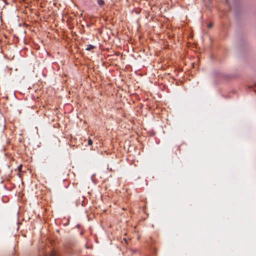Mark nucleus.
Wrapping results in <instances>:
<instances>
[{"instance_id":"obj_2","label":"nucleus","mask_w":256,"mask_h":256,"mask_svg":"<svg viewBox=\"0 0 256 256\" xmlns=\"http://www.w3.org/2000/svg\"><path fill=\"white\" fill-rule=\"evenodd\" d=\"M94 46L90 45V44H88L87 46V47L86 50H90L94 49Z\"/></svg>"},{"instance_id":"obj_8","label":"nucleus","mask_w":256,"mask_h":256,"mask_svg":"<svg viewBox=\"0 0 256 256\" xmlns=\"http://www.w3.org/2000/svg\"><path fill=\"white\" fill-rule=\"evenodd\" d=\"M255 87L256 88V85Z\"/></svg>"},{"instance_id":"obj_4","label":"nucleus","mask_w":256,"mask_h":256,"mask_svg":"<svg viewBox=\"0 0 256 256\" xmlns=\"http://www.w3.org/2000/svg\"><path fill=\"white\" fill-rule=\"evenodd\" d=\"M98 4L102 6L104 5V2L103 0H98L97 1Z\"/></svg>"},{"instance_id":"obj_7","label":"nucleus","mask_w":256,"mask_h":256,"mask_svg":"<svg viewBox=\"0 0 256 256\" xmlns=\"http://www.w3.org/2000/svg\"><path fill=\"white\" fill-rule=\"evenodd\" d=\"M124 240L126 242V238H124Z\"/></svg>"},{"instance_id":"obj_3","label":"nucleus","mask_w":256,"mask_h":256,"mask_svg":"<svg viewBox=\"0 0 256 256\" xmlns=\"http://www.w3.org/2000/svg\"><path fill=\"white\" fill-rule=\"evenodd\" d=\"M50 256H60L56 252L54 251L50 253Z\"/></svg>"},{"instance_id":"obj_5","label":"nucleus","mask_w":256,"mask_h":256,"mask_svg":"<svg viewBox=\"0 0 256 256\" xmlns=\"http://www.w3.org/2000/svg\"><path fill=\"white\" fill-rule=\"evenodd\" d=\"M92 144V140L90 138H89L88 140V144L89 146H90Z\"/></svg>"},{"instance_id":"obj_1","label":"nucleus","mask_w":256,"mask_h":256,"mask_svg":"<svg viewBox=\"0 0 256 256\" xmlns=\"http://www.w3.org/2000/svg\"><path fill=\"white\" fill-rule=\"evenodd\" d=\"M71 246H72L71 244H66L64 246L66 252L69 254H72L71 252L70 251V248H71Z\"/></svg>"},{"instance_id":"obj_6","label":"nucleus","mask_w":256,"mask_h":256,"mask_svg":"<svg viewBox=\"0 0 256 256\" xmlns=\"http://www.w3.org/2000/svg\"><path fill=\"white\" fill-rule=\"evenodd\" d=\"M22 167V165H20L18 166V168L19 171L21 170Z\"/></svg>"}]
</instances>
